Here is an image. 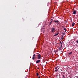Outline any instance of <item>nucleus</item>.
Listing matches in <instances>:
<instances>
[{
    "label": "nucleus",
    "mask_w": 78,
    "mask_h": 78,
    "mask_svg": "<svg viewBox=\"0 0 78 78\" xmlns=\"http://www.w3.org/2000/svg\"><path fill=\"white\" fill-rule=\"evenodd\" d=\"M51 24H52V23H51V22H50V23H49V24H48L49 25H50Z\"/></svg>",
    "instance_id": "12"
},
{
    "label": "nucleus",
    "mask_w": 78,
    "mask_h": 78,
    "mask_svg": "<svg viewBox=\"0 0 78 78\" xmlns=\"http://www.w3.org/2000/svg\"><path fill=\"white\" fill-rule=\"evenodd\" d=\"M75 23H73L72 24V27H73L75 25Z\"/></svg>",
    "instance_id": "7"
},
{
    "label": "nucleus",
    "mask_w": 78,
    "mask_h": 78,
    "mask_svg": "<svg viewBox=\"0 0 78 78\" xmlns=\"http://www.w3.org/2000/svg\"><path fill=\"white\" fill-rule=\"evenodd\" d=\"M60 44H61V45H62V44L61 43Z\"/></svg>",
    "instance_id": "22"
},
{
    "label": "nucleus",
    "mask_w": 78,
    "mask_h": 78,
    "mask_svg": "<svg viewBox=\"0 0 78 78\" xmlns=\"http://www.w3.org/2000/svg\"><path fill=\"white\" fill-rule=\"evenodd\" d=\"M59 68H58L57 69L55 70V71L56 72H59Z\"/></svg>",
    "instance_id": "6"
},
{
    "label": "nucleus",
    "mask_w": 78,
    "mask_h": 78,
    "mask_svg": "<svg viewBox=\"0 0 78 78\" xmlns=\"http://www.w3.org/2000/svg\"><path fill=\"white\" fill-rule=\"evenodd\" d=\"M64 30H65V31H66V28H64Z\"/></svg>",
    "instance_id": "17"
},
{
    "label": "nucleus",
    "mask_w": 78,
    "mask_h": 78,
    "mask_svg": "<svg viewBox=\"0 0 78 78\" xmlns=\"http://www.w3.org/2000/svg\"><path fill=\"white\" fill-rule=\"evenodd\" d=\"M35 59V58H34V57H32V59L33 60H34Z\"/></svg>",
    "instance_id": "14"
},
{
    "label": "nucleus",
    "mask_w": 78,
    "mask_h": 78,
    "mask_svg": "<svg viewBox=\"0 0 78 78\" xmlns=\"http://www.w3.org/2000/svg\"><path fill=\"white\" fill-rule=\"evenodd\" d=\"M63 76L64 78H65V76L64 75H63Z\"/></svg>",
    "instance_id": "18"
},
{
    "label": "nucleus",
    "mask_w": 78,
    "mask_h": 78,
    "mask_svg": "<svg viewBox=\"0 0 78 78\" xmlns=\"http://www.w3.org/2000/svg\"><path fill=\"white\" fill-rule=\"evenodd\" d=\"M25 78H27V77H25Z\"/></svg>",
    "instance_id": "31"
},
{
    "label": "nucleus",
    "mask_w": 78,
    "mask_h": 78,
    "mask_svg": "<svg viewBox=\"0 0 78 78\" xmlns=\"http://www.w3.org/2000/svg\"><path fill=\"white\" fill-rule=\"evenodd\" d=\"M63 35H65V33H63Z\"/></svg>",
    "instance_id": "20"
},
{
    "label": "nucleus",
    "mask_w": 78,
    "mask_h": 78,
    "mask_svg": "<svg viewBox=\"0 0 78 78\" xmlns=\"http://www.w3.org/2000/svg\"><path fill=\"white\" fill-rule=\"evenodd\" d=\"M59 67L58 66H57V67H56L55 68V69H58V68H59Z\"/></svg>",
    "instance_id": "13"
},
{
    "label": "nucleus",
    "mask_w": 78,
    "mask_h": 78,
    "mask_svg": "<svg viewBox=\"0 0 78 78\" xmlns=\"http://www.w3.org/2000/svg\"><path fill=\"white\" fill-rule=\"evenodd\" d=\"M57 52V51H55V53H56Z\"/></svg>",
    "instance_id": "28"
},
{
    "label": "nucleus",
    "mask_w": 78,
    "mask_h": 78,
    "mask_svg": "<svg viewBox=\"0 0 78 78\" xmlns=\"http://www.w3.org/2000/svg\"><path fill=\"white\" fill-rule=\"evenodd\" d=\"M72 52H70V53H69V55H70V54H72Z\"/></svg>",
    "instance_id": "16"
},
{
    "label": "nucleus",
    "mask_w": 78,
    "mask_h": 78,
    "mask_svg": "<svg viewBox=\"0 0 78 78\" xmlns=\"http://www.w3.org/2000/svg\"><path fill=\"white\" fill-rule=\"evenodd\" d=\"M54 51V52H55V51Z\"/></svg>",
    "instance_id": "30"
},
{
    "label": "nucleus",
    "mask_w": 78,
    "mask_h": 78,
    "mask_svg": "<svg viewBox=\"0 0 78 78\" xmlns=\"http://www.w3.org/2000/svg\"><path fill=\"white\" fill-rule=\"evenodd\" d=\"M60 43L61 44V42L60 41Z\"/></svg>",
    "instance_id": "27"
},
{
    "label": "nucleus",
    "mask_w": 78,
    "mask_h": 78,
    "mask_svg": "<svg viewBox=\"0 0 78 78\" xmlns=\"http://www.w3.org/2000/svg\"><path fill=\"white\" fill-rule=\"evenodd\" d=\"M73 14H76V10H75L73 11Z\"/></svg>",
    "instance_id": "3"
},
{
    "label": "nucleus",
    "mask_w": 78,
    "mask_h": 78,
    "mask_svg": "<svg viewBox=\"0 0 78 78\" xmlns=\"http://www.w3.org/2000/svg\"><path fill=\"white\" fill-rule=\"evenodd\" d=\"M59 21L58 20H57V21L56 20H54V22L56 23L57 22V23H58Z\"/></svg>",
    "instance_id": "8"
},
{
    "label": "nucleus",
    "mask_w": 78,
    "mask_h": 78,
    "mask_svg": "<svg viewBox=\"0 0 78 78\" xmlns=\"http://www.w3.org/2000/svg\"><path fill=\"white\" fill-rule=\"evenodd\" d=\"M36 75H37V76H39V73H37Z\"/></svg>",
    "instance_id": "10"
},
{
    "label": "nucleus",
    "mask_w": 78,
    "mask_h": 78,
    "mask_svg": "<svg viewBox=\"0 0 78 78\" xmlns=\"http://www.w3.org/2000/svg\"><path fill=\"white\" fill-rule=\"evenodd\" d=\"M66 23L67 22V21H66Z\"/></svg>",
    "instance_id": "32"
},
{
    "label": "nucleus",
    "mask_w": 78,
    "mask_h": 78,
    "mask_svg": "<svg viewBox=\"0 0 78 78\" xmlns=\"http://www.w3.org/2000/svg\"><path fill=\"white\" fill-rule=\"evenodd\" d=\"M39 69V68H37V69Z\"/></svg>",
    "instance_id": "26"
},
{
    "label": "nucleus",
    "mask_w": 78,
    "mask_h": 78,
    "mask_svg": "<svg viewBox=\"0 0 78 78\" xmlns=\"http://www.w3.org/2000/svg\"><path fill=\"white\" fill-rule=\"evenodd\" d=\"M35 55V54H34L33 55V57H34L35 56V55Z\"/></svg>",
    "instance_id": "15"
},
{
    "label": "nucleus",
    "mask_w": 78,
    "mask_h": 78,
    "mask_svg": "<svg viewBox=\"0 0 78 78\" xmlns=\"http://www.w3.org/2000/svg\"><path fill=\"white\" fill-rule=\"evenodd\" d=\"M41 30H43V31H44L45 28H43V27H42V28H41Z\"/></svg>",
    "instance_id": "11"
},
{
    "label": "nucleus",
    "mask_w": 78,
    "mask_h": 78,
    "mask_svg": "<svg viewBox=\"0 0 78 78\" xmlns=\"http://www.w3.org/2000/svg\"><path fill=\"white\" fill-rule=\"evenodd\" d=\"M33 53H34V51Z\"/></svg>",
    "instance_id": "23"
},
{
    "label": "nucleus",
    "mask_w": 78,
    "mask_h": 78,
    "mask_svg": "<svg viewBox=\"0 0 78 78\" xmlns=\"http://www.w3.org/2000/svg\"><path fill=\"white\" fill-rule=\"evenodd\" d=\"M51 33H53V32H55V27H53L52 28H51Z\"/></svg>",
    "instance_id": "1"
},
{
    "label": "nucleus",
    "mask_w": 78,
    "mask_h": 78,
    "mask_svg": "<svg viewBox=\"0 0 78 78\" xmlns=\"http://www.w3.org/2000/svg\"><path fill=\"white\" fill-rule=\"evenodd\" d=\"M53 22V21H51V23H52Z\"/></svg>",
    "instance_id": "19"
},
{
    "label": "nucleus",
    "mask_w": 78,
    "mask_h": 78,
    "mask_svg": "<svg viewBox=\"0 0 78 78\" xmlns=\"http://www.w3.org/2000/svg\"><path fill=\"white\" fill-rule=\"evenodd\" d=\"M51 20H52V21H53V20L52 19H51Z\"/></svg>",
    "instance_id": "24"
},
{
    "label": "nucleus",
    "mask_w": 78,
    "mask_h": 78,
    "mask_svg": "<svg viewBox=\"0 0 78 78\" xmlns=\"http://www.w3.org/2000/svg\"><path fill=\"white\" fill-rule=\"evenodd\" d=\"M61 39L62 40H63V39H64V36H62V38H61Z\"/></svg>",
    "instance_id": "9"
},
{
    "label": "nucleus",
    "mask_w": 78,
    "mask_h": 78,
    "mask_svg": "<svg viewBox=\"0 0 78 78\" xmlns=\"http://www.w3.org/2000/svg\"><path fill=\"white\" fill-rule=\"evenodd\" d=\"M62 43H63V41H62Z\"/></svg>",
    "instance_id": "29"
},
{
    "label": "nucleus",
    "mask_w": 78,
    "mask_h": 78,
    "mask_svg": "<svg viewBox=\"0 0 78 78\" xmlns=\"http://www.w3.org/2000/svg\"><path fill=\"white\" fill-rule=\"evenodd\" d=\"M44 27H45V26H44L43 27V28H44Z\"/></svg>",
    "instance_id": "25"
},
{
    "label": "nucleus",
    "mask_w": 78,
    "mask_h": 78,
    "mask_svg": "<svg viewBox=\"0 0 78 78\" xmlns=\"http://www.w3.org/2000/svg\"><path fill=\"white\" fill-rule=\"evenodd\" d=\"M40 60H37L36 62V63H39V62H40Z\"/></svg>",
    "instance_id": "4"
},
{
    "label": "nucleus",
    "mask_w": 78,
    "mask_h": 78,
    "mask_svg": "<svg viewBox=\"0 0 78 78\" xmlns=\"http://www.w3.org/2000/svg\"><path fill=\"white\" fill-rule=\"evenodd\" d=\"M38 56V59H41V55L40 54H39L37 55Z\"/></svg>",
    "instance_id": "2"
},
{
    "label": "nucleus",
    "mask_w": 78,
    "mask_h": 78,
    "mask_svg": "<svg viewBox=\"0 0 78 78\" xmlns=\"http://www.w3.org/2000/svg\"><path fill=\"white\" fill-rule=\"evenodd\" d=\"M58 34H59V33L58 32L57 34H55L54 35V36H58Z\"/></svg>",
    "instance_id": "5"
},
{
    "label": "nucleus",
    "mask_w": 78,
    "mask_h": 78,
    "mask_svg": "<svg viewBox=\"0 0 78 78\" xmlns=\"http://www.w3.org/2000/svg\"><path fill=\"white\" fill-rule=\"evenodd\" d=\"M61 47H62V45H61Z\"/></svg>",
    "instance_id": "21"
}]
</instances>
